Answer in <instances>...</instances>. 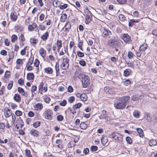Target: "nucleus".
<instances>
[{
  "instance_id": "13d9d810",
  "label": "nucleus",
  "mask_w": 157,
  "mask_h": 157,
  "mask_svg": "<svg viewBox=\"0 0 157 157\" xmlns=\"http://www.w3.org/2000/svg\"><path fill=\"white\" fill-rule=\"evenodd\" d=\"M15 114L17 116H21L22 114V112L19 110H17L15 112Z\"/></svg>"
},
{
  "instance_id": "2f4dec72",
  "label": "nucleus",
  "mask_w": 157,
  "mask_h": 157,
  "mask_svg": "<svg viewBox=\"0 0 157 157\" xmlns=\"http://www.w3.org/2000/svg\"><path fill=\"white\" fill-rule=\"evenodd\" d=\"M82 106V104L81 103H78L77 104L74 105L72 107V109L74 110H75V109H78L80 107H81Z\"/></svg>"
},
{
  "instance_id": "9d476101",
  "label": "nucleus",
  "mask_w": 157,
  "mask_h": 157,
  "mask_svg": "<svg viewBox=\"0 0 157 157\" xmlns=\"http://www.w3.org/2000/svg\"><path fill=\"white\" fill-rule=\"evenodd\" d=\"M122 38L124 42H128L130 41L131 37L127 34H124L122 36Z\"/></svg>"
},
{
  "instance_id": "e433bc0d",
  "label": "nucleus",
  "mask_w": 157,
  "mask_h": 157,
  "mask_svg": "<svg viewBox=\"0 0 157 157\" xmlns=\"http://www.w3.org/2000/svg\"><path fill=\"white\" fill-rule=\"evenodd\" d=\"M139 114L140 112L138 111H134L133 113V116L136 118L139 117Z\"/></svg>"
},
{
  "instance_id": "39448f33",
  "label": "nucleus",
  "mask_w": 157,
  "mask_h": 157,
  "mask_svg": "<svg viewBox=\"0 0 157 157\" xmlns=\"http://www.w3.org/2000/svg\"><path fill=\"white\" fill-rule=\"evenodd\" d=\"M85 15H86L85 23L88 24L90 22L92 18V14L87 9H86L85 11Z\"/></svg>"
},
{
  "instance_id": "4c0bfd02",
  "label": "nucleus",
  "mask_w": 157,
  "mask_h": 157,
  "mask_svg": "<svg viewBox=\"0 0 157 157\" xmlns=\"http://www.w3.org/2000/svg\"><path fill=\"white\" fill-rule=\"evenodd\" d=\"M116 1L121 5L126 4L127 0H116Z\"/></svg>"
},
{
  "instance_id": "69168bd1",
  "label": "nucleus",
  "mask_w": 157,
  "mask_h": 157,
  "mask_svg": "<svg viewBox=\"0 0 157 157\" xmlns=\"http://www.w3.org/2000/svg\"><path fill=\"white\" fill-rule=\"evenodd\" d=\"M33 57H31L29 59V62L28 63L32 65L33 64Z\"/></svg>"
},
{
  "instance_id": "7c9ffc66",
  "label": "nucleus",
  "mask_w": 157,
  "mask_h": 157,
  "mask_svg": "<svg viewBox=\"0 0 157 157\" xmlns=\"http://www.w3.org/2000/svg\"><path fill=\"white\" fill-rule=\"evenodd\" d=\"M67 15L66 13L63 14L61 17V21L64 22L67 19Z\"/></svg>"
},
{
  "instance_id": "cd10ccee",
  "label": "nucleus",
  "mask_w": 157,
  "mask_h": 157,
  "mask_svg": "<svg viewBox=\"0 0 157 157\" xmlns=\"http://www.w3.org/2000/svg\"><path fill=\"white\" fill-rule=\"evenodd\" d=\"M80 99L83 101H86L87 99V97L86 94H81Z\"/></svg>"
},
{
  "instance_id": "774afa93",
  "label": "nucleus",
  "mask_w": 157,
  "mask_h": 157,
  "mask_svg": "<svg viewBox=\"0 0 157 157\" xmlns=\"http://www.w3.org/2000/svg\"><path fill=\"white\" fill-rule=\"evenodd\" d=\"M128 58L129 59H131L133 57V54L132 52H128Z\"/></svg>"
},
{
  "instance_id": "37998d69",
  "label": "nucleus",
  "mask_w": 157,
  "mask_h": 157,
  "mask_svg": "<svg viewBox=\"0 0 157 157\" xmlns=\"http://www.w3.org/2000/svg\"><path fill=\"white\" fill-rule=\"evenodd\" d=\"M123 84L125 86H128L130 84L131 81L128 79H126L123 81Z\"/></svg>"
},
{
  "instance_id": "a19ab883",
  "label": "nucleus",
  "mask_w": 157,
  "mask_h": 157,
  "mask_svg": "<svg viewBox=\"0 0 157 157\" xmlns=\"http://www.w3.org/2000/svg\"><path fill=\"white\" fill-rule=\"evenodd\" d=\"M18 92L22 95L24 94L25 91L24 89L21 87H18L17 89Z\"/></svg>"
},
{
  "instance_id": "864d4df0",
  "label": "nucleus",
  "mask_w": 157,
  "mask_h": 157,
  "mask_svg": "<svg viewBox=\"0 0 157 157\" xmlns=\"http://www.w3.org/2000/svg\"><path fill=\"white\" fill-rule=\"evenodd\" d=\"M83 42L82 41L79 42L78 44V47L82 51L83 50L82 48V45Z\"/></svg>"
},
{
  "instance_id": "f704fd0d",
  "label": "nucleus",
  "mask_w": 157,
  "mask_h": 157,
  "mask_svg": "<svg viewBox=\"0 0 157 157\" xmlns=\"http://www.w3.org/2000/svg\"><path fill=\"white\" fill-rule=\"evenodd\" d=\"M118 17L120 21H124L126 20L125 17L123 14L119 15Z\"/></svg>"
},
{
  "instance_id": "9b49d317",
  "label": "nucleus",
  "mask_w": 157,
  "mask_h": 157,
  "mask_svg": "<svg viewBox=\"0 0 157 157\" xmlns=\"http://www.w3.org/2000/svg\"><path fill=\"white\" fill-rule=\"evenodd\" d=\"M56 146L59 149H61L63 148V146L62 145V141L60 139L57 140L56 141Z\"/></svg>"
},
{
  "instance_id": "f03ea898",
  "label": "nucleus",
  "mask_w": 157,
  "mask_h": 157,
  "mask_svg": "<svg viewBox=\"0 0 157 157\" xmlns=\"http://www.w3.org/2000/svg\"><path fill=\"white\" fill-rule=\"evenodd\" d=\"M109 137L111 138H113L115 141L120 143L123 140V136L117 132H114L110 134Z\"/></svg>"
},
{
  "instance_id": "338daca9",
  "label": "nucleus",
  "mask_w": 157,
  "mask_h": 157,
  "mask_svg": "<svg viewBox=\"0 0 157 157\" xmlns=\"http://www.w3.org/2000/svg\"><path fill=\"white\" fill-rule=\"evenodd\" d=\"M19 40H21V41H25V38L24 36L22 34V33H21V35L19 38Z\"/></svg>"
},
{
  "instance_id": "a18cd8bd",
  "label": "nucleus",
  "mask_w": 157,
  "mask_h": 157,
  "mask_svg": "<svg viewBox=\"0 0 157 157\" xmlns=\"http://www.w3.org/2000/svg\"><path fill=\"white\" fill-rule=\"evenodd\" d=\"M62 41L61 40H58L57 41V45L58 48H61L62 45Z\"/></svg>"
},
{
  "instance_id": "de8ad7c7",
  "label": "nucleus",
  "mask_w": 157,
  "mask_h": 157,
  "mask_svg": "<svg viewBox=\"0 0 157 157\" xmlns=\"http://www.w3.org/2000/svg\"><path fill=\"white\" fill-rule=\"evenodd\" d=\"M13 81H11L10 82V83H9L8 85L7 86V88L8 90H10L12 88V87L13 85Z\"/></svg>"
},
{
  "instance_id": "aec40b11",
  "label": "nucleus",
  "mask_w": 157,
  "mask_h": 157,
  "mask_svg": "<svg viewBox=\"0 0 157 157\" xmlns=\"http://www.w3.org/2000/svg\"><path fill=\"white\" fill-rule=\"evenodd\" d=\"M149 144L150 146H153L156 145L157 142L155 140H152L149 141Z\"/></svg>"
},
{
  "instance_id": "58836bf2",
  "label": "nucleus",
  "mask_w": 157,
  "mask_h": 157,
  "mask_svg": "<svg viewBox=\"0 0 157 157\" xmlns=\"http://www.w3.org/2000/svg\"><path fill=\"white\" fill-rule=\"evenodd\" d=\"M40 122L39 121H37L33 124V126L35 128H37L40 125Z\"/></svg>"
},
{
  "instance_id": "c03bdc74",
  "label": "nucleus",
  "mask_w": 157,
  "mask_h": 157,
  "mask_svg": "<svg viewBox=\"0 0 157 157\" xmlns=\"http://www.w3.org/2000/svg\"><path fill=\"white\" fill-rule=\"evenodd\" d=\"M126 140L127 142L130 144L132 143V139L130 137L127 136L126 138Z\"/></svg>"
},
{
  "instance_id": "4be33fe9",
  "label": "nucleus",
  "mask_w": 157,
  "mask_h": 157,
  "mask_svg": "<svg viewBox=\"0 0 157 157\" xmlns=\"http://www.w3.org/2000/svg\"><path fill=\"white\" fill-rule=\"evenodd\" d=\"M13 99L15 101L19 102L21 101V97L19 94H15Z\"/></svg>"
},
{
  "instance_id": "1a4fd4ad",
  "label": "nucleus",
  "mask_w": 157,
  "mask_h": 157,
  "mask_svg": "<svg viewBox=\"0 0 157 157\" xmlns=\"http://www.w3.org/2000/svg\"><path fill=\"white\" fill-rule=\"evenodd\" d=\"M142 96L138 94H134L131 97L132 100L133 101H139L142 99Z\"/></svg>"
},
{
  "instance_id": "7ed1b4c3",
  "label": "nucleus",
  "mask_w": 157,
  "mask_h": 157,
  "mask_svg": "<svg viewBox=\"0 0 157 157\" xmlns=\"http://www.w3.org/2000/svg\"><path fill=\"white\" fill-rule=\"evenodd\" d=\"M82 77L81 78L82 86L84 88L88 87L90 83V80L89 77L87 75H82Z\"/></svg>"
},
{
  "instance_id": "49530a36",
  "label": "nucleus",
  "mask_w": 157,
  "mask_h": 157,
  "mask_svg": "<svg viewBox=\"0 0 157 157\" xmlns=\"http://www.w3.org/2000/svg\"><path fill=\"white\" fill-rule=\"evenodd\" d=\"M75 100V98L74 97L71 96L69 98L68 101L69 102L72 103Z\"/></svg>"
},
{
  "instance_id": "4d7b16f0",
  "label": "nucleus",
  "mask_w": 157,
  "mask_h": 157,
  "mask_svg": "<svg viewBox=\"0 0 157 157\" xmlns=\"http://www.w3.org/2000/svg\"><path fill=\"white\" fill-rule=\"evenodd\" d=\"M34 66L36 67H38L40 63L39 60L37 59H36L35 62L33 63Z\"/></svg>"
},
{
  "instance_id": "6e6552de",
  "label": "nucleus",
  "mask_w": 157,
  "mask_h": 157,
  "mask_svg": "<svg viewBox=\"0 0 157 157\" xmlns=\"http://www.w3.org/2000/svg\"><path fill=\"white\" fill-rule=\"evenodd\" d=\"M30 134L35 137H38L39 136L40 133L39 131L34 129H32L30 131Z\"/></svg>"
},
{
  "instance_id": "680f3d73",
  "label": "nucleus",
  "mask_w": 157,
  "mask_h": 157,
  "mask_svg": "<svg viewBox=\"0 0 157 157\" xmlns=\"http://www.w3.org/2000/svg\"><path fill=\"white\" fill-rule=\"evenodd\" d=\"M57 119L58 121H62L63 119V117L62 115H59L57 116Z\"/></svg>"
},
{
  "instance_id": "603ef678",
  "label": "nucleus",
  "mask_w": 157,
  "mask_h": 157,
  "mask_svg": "<svg viewBox=\"0 0 157 157\" xmlns=\"http://www.w3.org/2000/svg\"><path fill=\"white\" fill-rule=\"evenodd\" d=\"M30 42L31 43H33L34 44H36L37 43L38 40L37 39H31L30 40Z\"/></svg>"
},
{
  "instance_id": "2eb2a0df",
  "label": "nucleus",
  "mask_w": 157,
  "mask_h": 157,
  "mask_svg": "<svg viewBox=\"0 0 157 157\" xmlns=\"http://www.w3.org/2000/svg\"><path fill=\"white\" fill-rule=\"evenodd\" d=\"M34 108L36 110H40L43 108V106L41 104L38 103L34 106Z\"/></svg>"
},
{
  "instance_id": "c756f323",
  "label": "nucleus",
  "mask_w": 157,
  "mask_h": 157,
  "mask_svg": "<svg viewBox=\"0 0 157 157\" xmlns=\"http://www.w3.org/2000/svg\"><path fill=\"white\" fill-rule=\"evenodd\" d=\"M80 127L81 129H85L87 128V126L84 122H82L80 124Z\"/></svg>"
},
{
  "instance_id": "09e8293b",
  "label": "nucleus",
  "mask_w": 157,
  "mask_h": 157,
  "mask_svg": "<svg viewBox=\"0 0 157 157\" xmlns=\"http://www.w3.org/2000/svg\"><path fill=\"white\" fill-rule=\"evenodd\" d=\"M59 6V8L61 10H63L67 8V5L66 4H64L63 5H60Z\"/></svg>"
},
{
  "instance_id": "052dcab7",
  "label": "nucleus",
  "mask_w": 157,
  "mask_h": 157,
  "mask_svg": "<svg viewBox=\"0 0 157 157\" xmlns=\"http://www.w3.org/2000/svg\"><path fill=\"white\" fill-rule=\"evenodd\" d=\"M45 117L47 119L52 120V117L51 116V114L47 113H46Z\"/></svg>"
},
{
  "instance_id": "ea45409f",
  "label": "nucleus",
  "mask_w": 157,
  "mask_h": 157,
  "mask_svg": "<svg viewBox=\"0 0 157 157\" xmlns=\"http://www.w3.org/2000/svg\"><path fill=\"white\" fill-rule=\"evenodd\" d=\"M17 39V36L15 35H13L11 36V41L12 43L14 42Z\"/></svg>"
},
{
  "instance_id": "72a5a7b5",
  "label": "nucleus",
  "mask_w": 157,
  "mask_h": 157,
  "mask_svg": "<svg viewBox=\"0 0 157 157\" xmlns=\"http://www.w3.org/2000/svg\"><path fill=\"white\" fill-rule=\"evenodd\" d=\"M25 155L27 157H33L31 154L30 151L29 150L26 149L25 150Z\"/></svg>"
},
{
  "instance_id": "bb28decb",
  "label": "nucleus",
  "mask_w": 157,
  "mask_h": 157,
  "mask_svg": "<svg viewBox=\"0 0 157 157\" xmlns=\"http://www.w3.org/2000/svg\"><path fill=\"white\" fill-rule=\"evenodd\" d=\"M53 5L55 7H59L60 6V2L58 0H55L53 2Z\"/></svg>"
},
{
  "instance_id": "ddd939ff",
  "label": "nucleus",
  "mask_w": 157,
  "mask_h": 157,
  "mask_svg": "<svg viewBox=\"0 0 157 157\" xmlns=\"http://www.w3.org/2000/svg\"><path fill=\"white\" fill-rule=\"evenodd\" d=\"M140 21L139 19H131L129 21L128 25L130 27H132L134 23H137Z\"/></svg>"
},
{
  "instance_id": "79ce46f5",
  "label": "nucleus",
  "mask_w": 157,
  "mask_h": 157,
  "mask_svg": "<svg viewBox=\"0 0 157 157\" xmlns=\"http://www.w3.org/2000/svg\"><path fill=\"white\" fill-rule=\"evenodd\" d=\"M77 55L80 57H82L84 56V54L80 51H78L77 52Z\"/></svg>"
},
{
  "instance_id": "5701e85b",
  "label": "nucleus",
  "mask_w": 157,
  "mask_h": 157,
  "mask_svg": "<svg viewBox=\"0 0 157 157\" xmlns=\"http://www.w3.org/2000/svg\"><path fill=\"white\" fill-rule=\"evenodd\" d=\"M63 62L66 64L67 65L66 68H68L69 66V59L67 58L63 59Z\"/></svg>"
},
{
  "instance_id": "f3484780",
  "label": "nucleus",
  "mask_w": 157,
  "mask_h": 157,
  "mask_svg": "<svg viewBox=\"0 0 157 157\" xmlns=\"http://www.w3.org/2000/svg\"><path fill=\"white\" fill-rule=\"evenodd\" d=\"M107 116L106 114V111L105 110H103L102 111V112L101 115L99 117V118L100 119H104V117Z\"/></svg>"
},
{
  "instance_id": "a211bd4d",
  "label": "nucleus",
  "mask_w": 157,
  "mask_h": 157,
  "mask_svg": "<svg viewBox=\"0 0 157 157\" xmlns=\"http://www.w3.org/2000/svg\"><path fill=\"white\" fill-rule=\"evenodd\" d=\"M132 72V70L130 69H126L124 71V75L125 76H127Z\"/></svg>"
},
{
  "instance_id": "5fc2aeb1",
  "label": "nucleus",
  "mask_w": 157,
  "mask_h": 157,
  "mask_svg": "<svg viewBox=\"0 0 157 157\" xmlns=\"http://www.w3.org/2000/svg\"><path fill=\"white\" fill-rule=\"evenodd\" d=\"M110 60L112 62L116 63V62L118 60V59L115 57H112L110 58Z\"/></svg>"
},
{
  "instance_id": "20e7f679",
  "label": "nucleus",
  "mask_w": 157,
  "mask_h": 157,
  "mask_svg": "<svg viewBox=\"0 0 157 157\" xmlns=\"http://www.w3.org/2000/svg\"><path fill=\"white\" fill-rule=\"evenodd\" d=\"M107 44L110 47L116 48L120 45V43L118 40L114 38L109 40Z\"/></svg>"
},
{
  "instance_id": "0eeeda50",
  "label": "nucleus",
  "mask_w": 157,
  "mask_h": 157,
  "mask_svg": "<svg viewBox=\"0 0 157 157\" xmlns=\"http://www.w3.org/2000/svg\"><path fill=\"white\" fill-rule=\"evenodd\" d=\"M104 92L107 94H113L116 93L115 89L110 88L109 87H105L104 88Z\"/></svg>"
},
{
  "instance_id": "6ab92c4d",
  "label": "nucleus",
  "mask_w": 157,
  "mask_h": 157,
  "mask_svg": "<svg viewBox=\"0 0 157 157\" xmlns=\"http://www.w3.org/2000/svg\"><path fill=\"white\" fill-rule=\"evenodd\" d=\"M39 53L41 56L44 57L46 54V51L44 49L41 48L39 50Z\"/></svg>"
},
{
  "instance_id": "f257e3e1",
  "label": "nucleus",
  "mask_w": 157,
  "mask_h": 157,
  "mask_svg": "<svg viewBox=\"0 0 157 157\" xmlns=\"http://www.w3.org/2000/svg\"><path fill=\"white\" fill-rule=\"evenodd\" d=\"M130 98L129 96H126L118 99L115 102L114 107L116 109H119L124 108Z\"/></svg>"
},
{
  "instance_id": "bf43d9fd",
  "label": "nucleus",
  "mask_w": 157,
  "mask_h": 157,
  "mask_svg": "<svg viewBox=\"0 0 157 157\" xmlns=\"http://www.w3.org/2000/svg\"><path fill=\"white\" fill-rule=\"evenodd\" d=\"M98 149V147L96 146H92L90 148V150L92 151H95Z\"/></svg>"
},
{
  "instance_id": "8fccbe9b",
  "label": "nucleus",
  "mask_w": 157,
  "mask_h": 157,
  "mask_svg": "<svg viewBox=\"0 0 157 157\" xmlns=\"http://www.w3.org/2000/svg\"><path fill=\"white\" fill-rule=\"evenodd\" d=\"M5 88L4 86H2L0 90V95H2L4 94V92L5 91Z\"/></svg>"
},
{
  "instance_id": "473e14b6",
  "label": "nucleus",
  "mask_w": 157,
  "mask_h": 157,
  "mask_svg": "<svg viewBox=\"0 0 157 157\" xmlns=\"http://www.w3.org/2000/svg\"><path fill=\"white\" fill-rule=\"evenodd\" d=\"M55 69L56 71V76H57L59 74V65L58 64L57 66V63H56L55 66Z\"/></svg>"
},
{
  "instance_id": "c9c22d12",
  "label": "nucleus",
  "mask_w": 157,
  "mask_h": 157,
  "mask_svg": "<svg viewBox=\"0 0 157 157\" xmlns=\"http://www.w3.org/2000/svg\"><path fill=\"white\" fill-rule=\"evenodd\" d=\"M137 131L138 133L139 134L140 137H142L144 135L143 134V130L140 128H137Z\"/></svg>"
},
{
  "instance_id": "3c124183",
  "label": "nucleus",
  "mask_w": 157,
  "mask_h": 157,
  "mask_svg": "<svg viewBox=\"0 0 157 157\" xmlns=\"http://www.w3.org/2000/svg\"><path fill=\"white\" fill-rule=\"evenodd\" d=\"M67 102L65 100H64L62 102L59 103V105L61 106H64L67 104Z\"/></svg>"
},
{
  "instance_id": "4468645a",
  "label": "nucleus",
  "mask_w": 157,
  "mask_h": 157,
  "mask_svg": "<svg viewBox=\"0 0 157 157\" xmlns=\"http://www.w3.org/2000/svg\"><path fill=\"white\" fill-rule=\"evenodd\" d=\"M82 75H84L81 73L80 70L78 69L77 70L75 73V75L76 77L79 78L81 79L82 77Z\"/></svg>"
},
{
  "instance_id": "6e6d98bb",
  "label": "nucleus",
  "mask_w": 157,
  "mask_h": 157,
  "mask_svg": "<svg viewBox=\"0 0 157 157\" xmlns=\"http://www.w3.org/2000/svg\"><path fill=\"white\" fill-rule=\"evenodd\" d=\"M9 57H10V58H13L14 56V53L13 51H10L9 52Z\"/></svg>"
},
{
  "instance_id": "c85d7f7f",
  "label": "nucleus",
  "mask_w": 157,
  "mask_h": 157,
  "mask_svg": "<svg viewBox=\"0 0 157 157\" xmlns=\"http://www.w3.org/2000/svg\"><path fill=\"white\" fill-rule=\"evenodd\" d=\"M10 16L11 19L12 20L15 21L17 19V16L16 15H15L13 13H11Z\"/></svg>"
},
{
  "instance_id": "423d86ee",
  "label": "nucleus",
  "mask_w": 157,
  "mask_h": 157,
  "mask_svg": "<svg viewBox=\"0 0 157 157\" xmlns=\"http://www.w3.org/2000/svg\"><path fill=\"white\" fill-rule=\"evenodd\" d=\"M111 33L109 30L106 28H103L102 33V36L103 37H108L109 38H110L111 37Z\"/></svg>"
},
{
  "instance_id": "b1692460",
  "label": "nucleus",
  "mask_w": 157,
  "mask_h": 157,
  "mask_svg": "<svg viewBox=\"0 0 157 157\" xmlns=\"http://www.w3.org/2000/svg\"><path fill=\"white\" fill-rule=\"evenodd\" d=\"M37 25L36 23H33L32 25H29L28 26V29L30 31L33 30L34 27H36Z\"/></svg>"
},
{
  "instance_id": "0e129e2a",
  "label": "nucleus",
  "mask_w": 157,
  "mask_h": 157,
  "mask_svg": "<svg viewBox=\"0 0 157 157\" xmlns=\"http://www.w3.org/2000/svg\"><path fill=\"white\" fill-rule=\"evenodd\" d=\"M71 28V25L70 24H67L65 28V30L67 32L69 31V29Z\"/></svg>"
},
{
  "instance_id": "dca6fc26",
  "label": "nucleus",
  "mask_w": 157,
  "mask_h": 157,
  "mask_svg": "<svg viewBox=\"0 0 157 157\" xmlns=\"http://www.w3.org/2000/svg\"><path fill=\"white\" fill-rule=\"evenodd\" d=\"M44 71L46 73L49 74H51L53 72V70L50 67H48L45 68L44 69Z\"/></svg>"
},
{
  "instance_id": "f8f14e48",
  "label": "nucleus",
  "mask_w": 157,
  "mask_h": 157,
  "mask_svg": "<svg viewBox=\"0 0 157 157\" xmlns=\"http://www.w3.org/2000/svg\"><path fill=\"white\" fill-rule=\"evenodd\" d=\"M5 115L6 117H9L12 114L11 110L10 109L5 108Z\"/></svg>"
},
{
  "instance_id": "a878e982",
  "label": "nucleus",
  "mask_w": 157,
  "mask_h": 157,
  "mask_svg": "<svg viewBox=\"0 0 157 157\" xmlns=\"http://www.w3.org/2000/svg\"><path fill=\"white\" fill-rule=\"evenodd\" d=\"M108 141V139L105 136H103L101 138V142L103 144H105Z\"/></svg>"
},
{
  "instance_id": "412c9836",
  "label": "nucleus",
  "mask_w": 157,
  "mask_h": 157,
  "mask_svg": "<svg viewBox=\"0 0 157 157\" xmlns=\"http://www.w3.org/2000/svg\"><path fill=\"white\" fill-rule=\"evenodd\" d=\"M49 36V33L48 32H46L42 36H41V38L44 41H46L48 37Z\"/></svg>"
},
{
  "instance_id": "393cba45",
  "label": "nucleus",
  "mask_w": 157,
  "mask_h": 157,
  "mask_svg": "<svg viewBox=\"0 0 157 157\" xmlns=\"http://www.w3.org/2000/svg\"><path fill=\"white\" fill-rule=\"evenodd\" d=\"M34 76L33 73H29L27 75V78L30 80H33L34 79Z\"/></svg>"
},
{
  "instance_id": "e2e57ef3",
  "label": "nucleus",
  "mask_w": 157,
  "mask_h": 157,
  "mask_svg": "<svg viewBox=\"0 0 157 157\" xmlns=\"http://www.w3.org/2000/svg\"><path fill=\"white\" fill-rule=\"evenodd\" d=\"M79 64L82 66H85L86 65V62L84 60H80L79 61Z\"/></svg>"
}]
</instances>
